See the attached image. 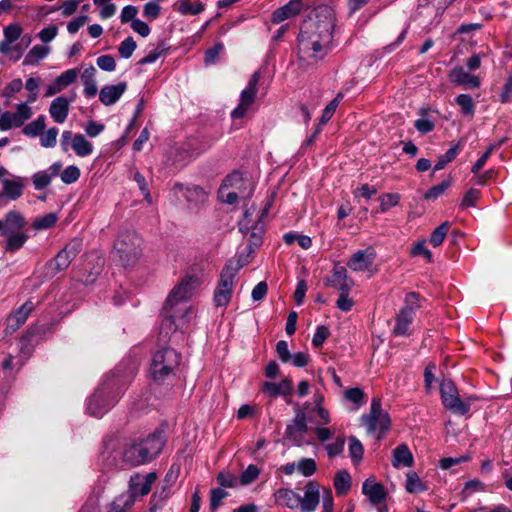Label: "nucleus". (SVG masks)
I'll use <instances>...</instances> for the list:
<instances>
[{
  "instance_id": "f257e3e1",
  "label": "nucleus",
  "mask_w": 512,
  "mask_h": 512,
  "mask_svg": "<svg viewBox=\"0 0 512 512\" xmlns=\"http://www.w3.org/2000/svg\"><path fill=\"white\" fill-rule=\"evenodd\" d=\"M334 26L335 18L327 7L304 21L298 37L300 57L311 62L323 59L331 48Z\"/></svg>"
},
{
  "instance_id": "f03ea898",
  "label": "nucleus",
  "mask_w": 512,
  "mask_h": 512,
  "mask_svg": "<svg viewBox=\"0 0 512 512\" xmlns=\"http://www.w3.org/2000/svg\"><path fill=\"white\" fill-rule=\"evenodd\" d=\"M163 446L164 439L160 432L134 439L125 446L122 461L130 466L148 463L161 452Z\"/></svg>"
},
{
  "instance_id": "7ed1b4c3",
  "label": "nucleus",
  "mask_w": 512,
  "mask_h": 512,
  "mask_svg": "<svg viewBox=\"0 0 512 512\" xmlns=\"http://www.w3.org/2000/svg\"><path fill=\"white\" fill-rule=\"evenodd\" d=\"M303 493L301 495L300 492L281 488L274 493V497L277 504L289 509L299 508L301 512H314L320 502L319 488L310 482L304 487Z\"/></svg>"
},
{
  "instance_id": "20e7f679",
  "label": "nucleus",
  "mask_w": 512,
  "mask_h": 512,
  "mask_svg": "<svg viewBox=\"0 0 512 512\" xmlns=\"http://www.w3.org/2000/svg\"><path fill=\"white\" fill-rule=\"evenodd\" d=\"M198 286V278L185 276L169 293L165 304L168 309H177L181 312V323L189 324L192 317V306L188 300L194 295Z\"/></svg>"
},
{
  "instance_id": "39448f33",
  "label": "nucleus",
  "mask_w": 512,
  "mask_h": 512,
  "mask_svg": "<svg viewBox=\"0 0 512 512\" xmlns=\"http://www.w3.org/2000/svg\"><path fill=\"white\" fill-rule=\"evenodd\" d=\"M181 362V355L173 348H163L153 354L149 373L158 383L164 382L175 375Z\"/></svg>"
},
{
  "instance_id": "423d86ee",
  "label": "nucleus",
  "mask_w": 512,
  "mask_h": 512,
  "mask_svg": "<svg viewBox=\"0 0 512 512\" xmlns=\"http://www.w3.org/2000/svg\"><path fill=\"white\" fill-rule=\"evenodd\" d=\"M361 423L366 428L369 435L382 439L390 428V417L386 411L382 409L379 398H373L370 411L362 415Z\"/></svg>"
},
{
  "instance_id": "0eeeda50",
  "label": "nucleus",
  "mask_w": 512,
  "mask_h": 512,
  "mask_svg": "<svg viewBox=\"0 0 512 512\" xmlns=\"http://www.w3.org/2000/svg\"><path fill=\"white\" fill-rule=\"evenodd\" d=\"M142 244V238L135 231H126L119 235L114 248L123 265H132L139 259Z\"/></svg>"
},
{
  "instance_id": "6e6552de",
  "label": "nucleus",
  "mask_w": 512,
  "mask_h": 512,
  "mask_svg": "<svg viewBox=\"0 0 512 512\" xmlns=\"http://www.w3.org/2000/svg\"><path fill=\"white\" fill-rule=\"evenodd\" d=\"M242 267L239 261L229 260L220 273V279L214 291L213 301L217 307L226 306L232 296L234 279Z\"/></svg>"
},
{
  "instance_id": "1a4fd4ad",
  "label": "nucleus",
  "mask_w": 512,
  "mask_h": 512,
  "mask_svg": "<svg viewBox=\"0 0 512 512\" xmlns=\"http://www.w3.org/2000/svg\"><path fill=\"white\" fill-rule=\"evenodd\" d=\"M251 184L244 181L241 174L234 172L226 177L219 189L221 199L228 204H234L238 197H248L251 194Z\"/></svg>"
},
{
  "instance_id": "9d476101",
  "label": "nucleus",
  "mask_w": 512,
  "mask_h": 512,
  "mask_svg": "<svg viewBox=\"0 0 512 512\" xmlns=\"http://www.w3.org/2000/svg\"><path fill=\"white\" fill-rule=\"evenodd\" d=\"M440 393L444 407L458 415L467 414L470 410L471 403L476 400V398L472 396L461 400L456 386L450 380L441 382Z\"/></svg>"
},
{
  "instance_id": "9b49d317",
  "label": "nucleus",
  "mask_w": 512,
  "mask_h": 512,
  "mask_svg": "<svg viewBox=\"0 0 512 512\" xmlns=\"http://www.w3.org/2000/svg\"><path fill=\"white\" fill-rule=\"evenodd\" d=\"M259 80V72H254L250 77L245 89H243L240 93L238 105L231 111V117L233 119L243 118L248 113L256 99Z\"/></svg>"
},
{
  "instance_id": "f8f14e48",
  "label": "nucleus",
  "mask_w": 512,
  "mask_h": 512,
  "mask_svg": "<svg viewBox=\"0 0 512 512\" xmlns=\"http://www.w3.org/2000/svg\"><path fill=\"white\" fill-rule=\"evenodd\" d=\"M60 145L63 151L67 152L69 146L79 157H86L93 153V144L82 134H73L70 130L62 132Z\"/></svg>"
},
{
  "instance_id": "ddd939ff",
  "label": "nucleus",
  "mask_w": 512,
  "mask_h": 512,
  "mask_svg": "<svg viewBox=\"0 0 512 512\" xmlns=\"http://www.w3.org/2000/svg\"><path fill=\"white\" fill-rule=\"evenodd\" d=\"M116 397L110 395L106 387L101 386L90 397L87 404V411L94 417H102L115 403Z\"/></svg>"
},
{
  "instance_id": "4468645a",
  "label": "nucleus",
  "mask_w": 512,
  "mask_h": 512,
  "mask_svg": "<svg viewBox=\"0 0 512 512\" xmlns=\"http://www.w3.org/2000/svg\"><path fill=\"white\" fill-rule=\"evenodd\" d=\"M32 115L31 108L27 103H20L15 112H4L0 116V130L7 131L13 127L22 126Z\"/></svg>"
},
{
  "instance_id": "2eb2a0df",
  "label": "nucleus",
  "mask_w": 512,
  "mask_h": 512,
  "mask_svg": "<svg viewBox=\"0 0 512 512\" xmlns=\"http://www.w3.org/2000/svg\"><path fill=\"white\" fill-rule=\"evenodd\" d=\"M82 242L79 239L70 241L56 256L50 261V266L54 272H60L68 268L71 261L81 251Z\"/></svg>"
},
{
  "instance_id": "dca6fc26",
  "label": "nucleus",
  "mask_w": 512,
  "mask_h": 512,
  "mask_svg": "<svg viewBox=\"0 0 512 512\" xmlns=\"http://www.w3.org/2000/svg\"><path fill=\"white\" fill-rule=\"evenodd\" d=\"M22 34V28L18 24H10L4 29V40L0 43V52L3 54H10L12 50L18 52L16 59L20 57L23 50L29 45L30 38L28 37L25 45L22 47L19 44L14 47L12 44L17 41Z\"/></svg>"
},
{
  "instance_id": "f3484780",
  "label": "nucleus",
  "mask_w": 512,
  "mask_h": 512,
  "mask_svg": "<svg viewBox=\"0 0 512 512\" xmlns=\"http://www.w3.org/2000/svg\"><path fill=\"white\" fill-rule=\"evenodd\" d=\"M362 492L372 505L379 506L378 512H387V507L384 505L387 491L380 482H363Z\"/></svg>"
},
{
  "instance_id": "a211bd4d",
  "label": "nucleus",
  "mask_w": 512,
  "mask_h": 512,
  "mask_svg": "<svg viewBox=\"0 0 512 512\" xmlns=\"http://www.w3.org/2000/svg\"><path fill=\"white\" fill-rule=\"evenodd\" d=\"M307 430L306 416L302 411H299L296 413L292 422L287 426L285 435L286 438L295 445H301L304 443Z\"/></svg>"
},
{
  "instance_id": "6ab92c4d",
  "label": "nucleus",
  "mask_w": 512,
  "mask_h": 512,
  "mask_svg": "<svg viewBox=\"0 0 512 512\" xmlns=\"http://www.w3.org/2000/svg\"><path fill=\"white\" fill-rule=\"evenodd\" d=\"M24 179L20 176H11L10 178L2 179V192L0 194V201L7 199L15 201L23 195Z\"/></svg>"
},
{
  "instance_id": "aec40b11",
  "label": "nucleus",
  "mask_w": 512,
  "mask_h": 512,
  "mask_svg": "<svg viewBox=\"0 0 512 512\" xmlns=\"http://www.w3.org/2000/svg\"><path fill=\"white\" fill-rule=\"evenodd\" d=\"M79 71L76 68L68 69L61 73L56 79L47 86L44 96L52 97L74 83L78 77Z\"/></svg>"
},
{
  "instance_id": "412c9836",
  "label": "nucleus",
  "mask_w": 512,
  "mask_h": 512,
  "mask_svg": "<svg viewBox=\"0 0 512 512\" xmlns=\"http://www.w3.org/2000/svg\"><path fill=\"white\" fill-rule=\"evenodd\" d=\"M375 259V252L372 249L359 250L355 252L347 262V267L354 272L369 271Z\"/></svg>"
},
{
  "instance_id": "4be33fe9",
  "label": "nucleus",
  "mask_w": 512,
  "mask_h": 512,
  "mask_svg": "<svg viewBox=\"0 0 512 512\" xmlns=\"http://www.w3.org/2000/svg\"><path fill=\"white\" fill-rule=\"evenodd\" d=\"M163 320L160 325V334L168 335L178 329H184L188 324L181 323V312L177 309H168L165 304L163 307Z\"/></svg>"
},
{
  "instance_id": "5701e85b",
  "label": "nucleus",
  "mask_w": 512,
  "mask_h": 512,
  "mask_svg": "<svg viewBox=\"0 0 512 512\" xmlns=\"http://www.w3.org/2000/svg\"><path fill=\"white\" fill-rule=\"evenodd\" d=\"M449 79L453 84L466 89H476L480 86V78L464 70L462 66H456L449 72Z\"/></svg>"
},
{
  "instance_id": "b1692460",
  "label": "nucleus",
  "mask_w": 512,
  "mask_h": 512,
  "mask_svg": "<svg viewBox=\"0 0 512 512\" xmlns=\"http://www.w3.org/2000/svg\"><path fill=\"white\" fill-rule=\"evenodd\" d=\"M127 90V83L120 82L116 85H106L99 92V100L105 106L115 104Z\"/></svg>"
},
{
  "instance_id": "393cba45",
  "label": "nucleus",
  "mask_w": 512,
  "mask_h": 512,
  "mask_svg": "<svg viewBox=\"0 0 512 512\" xmlns=\"http://www.w3.org/2000/svg\"><path fill=\"white\" fill-rule=\"evenodd\" d=\"M303 9L302 0H290L284 6L276 9L272 14V22L279 24L287 19L295 17Z\"/></svg>"
},
{
  "instance_id": "a878e982",
  "label": "nucleus",
  "mask_w": 512,
  "mask_h": 512,
  "mask_svg": "<svg viewBox=\"0 0 512 512\" xmlns=\"http://www.w3.org/2000/svg\"><path fill=\"white\" fill-rule=\"evenodd\" d=\"M71 101H73V99L68 100L64 96H59L51 102L49 113L54 122L58 124L65 122L69 113Z\"/></svg>"
},
{
  "instance_id": "bb28decb",
  "label": "nucleus",
  "mask_w": 512,
  "mask_h": 512,
  "mask_svg": "<svg viewBox=\"0 0 512 512\" xmlns=\"http://www.w3.org/2000/svg\"><path fill=\"white\" fill-rule=\"evenodd\" d=\"M137 486L138 485H130L128 491L116 497L110 504L109 512H125L131 508L136 499Z\"/></svg>"
},
{
  "instance_id": "cd10ccee",
  "label": "nucleus",
  "mask_w": 512,
  "mask_h": 512,
  "mask_svg": "<svg viewBox=\"0 0 512 512\" xmlns=\"http://www.w3.org/2000/svg\"><path fill=\"white\" fill-rule=\"evenodd\" d=\"M293 391V382L290 378H285L279 383L264 382L262 392L272 397L288 396Z\"/></svg>"
},
{
  "instance_id": "c85d7f7f",
  "label": "nucleus",
  "mask_w": 512,
  "mask_h": 512,
  "mask_svg": "<svg viewBox=\"0 0 512 512\" xmlns=\"http://www.w3.org/2000/svg\"><path fill=\"white\" fill-rule=\"evenodd\" d=\"M413 455L406 444L398 445L392 452V464L395 468L410 467Z\"/></svg>"
},
{
  "instance_id": "c756f323",
  "label": "nucleus",
  "mask_w": 512,
  "mask_h": 512,
  "mask_svg": "<svg viewBox=\"0 0 512 512\" xmlns=\"http://www.w3.org/2000/svg\"><path fill=\"white\" fill-rule=\"evenodd\" d=\"M5 229L8 233L21 232L26 225V220L22 213L17 210H10L5 214L4 220Z\"/></svg>"
},
{
  "instance_id": "7c9ffc66",
  "label": "nucleus",
  "mask_w": 512,
  "mask_h": 512,
  "mask_svg": "<svg viewBox=\"0 0 512 512\" xmlns=\"http://www.w3.org/2000/svg\"><path fill=\"white\" fill-rule=\"evenodd\" d=\"M413 318L414 314H412L410 308H402L396 316V324L393 329L394 334L398 336L408 335V329Z\"/></svg>"
},
{
  "instance_id": "2f4dec72",
  "label": "nucleus",
  "mask_w": 512,
  "mask_h": 512,
  "mask_svg": "<svg viewBox=\"0 0 512 512\" xmlns=\"http://www.w3.org/2000/svg\"><path fill=\"white\" fill-rule=\"evenodd\" d=\"M331 284L340 291H350L353 281L348 278L345 267L336 265L333 270Z\"/></svg>"
},
{
  "instance_id": "473e14b6",
  "label": "nucleus",
  "mask_w": 512,
  "mask_h": 512,
  "mask_svg": "<svg viewBox=\"0 0 512 512\" xmlns=\"http://www.w3.org/2000/svg\"><path fill=\"white\" fill-rule=\"evenodd\" d=\"M29 236L24 232L8 233L6 235L5 251L15 253L20 250L27 242Z\"/></svg>"
},
{
  "instance_id": "72a5a7b5",
  "label": "nucleus",
  "mask_w": 512,
  "mask_h": 512,
  "mask_svg": "<svg viewBox=\"0 0 512 512\" xmlns=\"http://www.w3.org/2000/svg\"><path fill=\"white\" fill-rule=\"evenodd\" d=\"M33 309L34 304L31 301H27L10 316L9 320L15 322V325H11L13 330L18 329L26 322L28 315L33 311Z\"/></svg>"
},
{
  "instance_id": "f704fd0d",
  "label": "nucleus",
  "mask_w": 512,
  "mask_h": 512,
  "mask_svg": "<svg viewBox=\"0 0 512 512\" xmlns=\"http://www.w3.org/2000/svg\"><path fill=\"white\" fill-rule=\"evenodd\" d=\"M58 221V215L54 212L39 216L32 222V228L36 231L46 230L55 226Z\"/></svg>"
},
{
  "instance_id": "c9c22d12",
  "label": "nucleus",
  "mask_w": 512,
  "mask_h": 512,
  "mask_svg": "<svg viewBox=\"0 0 512 512\" xmlns=\"http://www.w3.org/2000/svg\"><path fill=\"white\" fill-rule=\"evenodd\" d=\"M49 53V48L42 45H35L29 53L26 55L24 59V64L26 65H35L40 60L45 58Z\"/></svg>"
},
{
  "instance_id": "e433bc0d",
  "label": "nucleus",
  "mask_w": 512,
  "mask_h": 512,
  "mask_svg": "<svg viewBox=\"0 0 512 512\" xmlns=\"http://www.w3.org/2000/svg\"><path fill=\"white\" fill-rule=\"evenodd\" d=\"M177 10L182 15H198L204 10V5L199 1L191 3L188 0H180Z\"/></svg>"
},
{
  "instance_id": "4c0bfd02",
  "label": "nucleus",
  "mask_w": 512,
  "mask_h": 512,
  "mask_svg": "<svg viewBox=\"0 0 512 512\" xmlns=\"http://www.w3.org/2000/svg\"><path fill=\"white\" fill-rule=\"evenodd\" d=\"M455 103L460 107L462 114L473 116L475 111V103L468 94H460L455 98Z\"/></svg>"
},
{
  "instance_id": "58836bf2",
  "label": "nucleus",
  "mask_w": 512,
  "mask_h": 512,
  "mask_svg": "<svg viewBox=\"0 0 512 512\" xmlns=\"http://www.w3.org/2000/svg\"><path fill=\"white\" fill-rule=\"evenodd\" d=\"M185 197L188 202L198 205L206 201L207 194L201 187L194 186L186 188Z\"/></svg>"
},
{
  "instance_id": "ea45409f",
  "label": "nucleus",
  "mask_w": 512,
  "mask_h": 512,
  "mask_svg": "<svg viewBox=\"0 0 512 512\" xmlns=\"http://www.w3.org/2000/svg\"><path fill=\"white\" fill-rule=\"evenodd\" d=\"M45 117L43 115L37 117L34 121L26 125L23 129V133L29 137H36L41 135L45 129Z\"/></svg>"
},
{
  "instance_id": "a19ab883",
  "label": "nucleus",
  "mask_w": 512,
  "mask_h": 512,
  "mask_svg": "<svg viewBox=\"0 0 512 512\" xmlns=\"http://www.w3.org/2000/svg\"><path fill=\"white\" fill-rule=\"evenodd\" d=\"M450 223L445 221L442 224H440L436 229L433 230L430 236V243L434 247H438L441 245L449 231Z\"/></svg>"
},
{
  "instance_id": "79ce46f5",
  "label": "nucleus",
  "mask_w": 512,
  "mask_h": 512,
  "mask_svg": "<svg viewBox=\"0 0 512 512\" xmlns=\"http://www.w3.org/2000/svg\"><path fill=\"white\" fill-rule=\"evenodd\" d=\"M401 199L398 193H384L379 196L380 211L382 213L387 212L390 208L399 204Z\"/></svg>"
},
{
  "instance_id": "37998d69",
  "label": "nucleus",
  "mask_w": 512,
  "mask_h": 512,
  "mask_svg": "<svg viewBox=\"0 0 512 512\" xmlns=\"http://www.w3.org/2000/svg\"><path fill=\"white\" fill-rule=\"evenodd\" d=\"M460 150L459 144L451 147L444 155H440L434 166V170H442L448 163L452 162L458 155Z\"/></svg>"
},
{
  "instance_id": "c03bdc74",
  "label": "nucleus",
  "mask_w": 512,
  "mask_h": 512,
  "mask_svg": "<svg viewBox=\"0 0 512 512\" xmlns=\"http://www.w3.org/2000/svg\"><path fill=\"white\" fill-rule=\"evenodd\" d=\"M348 441L349 455L353 462L358 463L359 461H361L364 454L363 445L355 436H350Z\"/></svg>"
},
{
  "instance_id": "a18cd8bd",
  "label": "nucleus",
  "mask_w": 512,
  "mask_h": 512,
  "mask_svg": "<svg viewBox=\"0 0 512 512\" xmlns=\"http://www.w3.org/2000/svg\"><path fill=\"white\" fill-rule=\"evenodd\" d=\"M342 99L343 95L338 93L336 97L326 105L320 119L321 124H325L332 118Z\"/></svg>"
},
{
  "instance_id": "49530a36",
  "label": "nucleus",
  "mask_w": 512,
  "mask_h": 512,
  "mask_svg": "<svg viewBox=\"0 0 512 512\" xmlns=\"http://www.w3.org/2000/svg\"><path fill=\"white\" fill-rule=\"evenodd\" d=\"M136 47L137 44L133 37H127L120 43L118 47V53L122 58L128 59L132 56Z\"/></svg>"
},
{
  "instance_id": "de8ad7c7",
  "label": "nucleus",
  "mask_w": 512,
  "mask_h": 512,
  "mask_svg": "<svg viewBox=\"0 0 512 512\" xmlns=\"http://www.w3.org/2000/svg\"><path fill=\"white\" fill-rule=\"evenodd\" d=\"M80 177V169L75 165L66 167L60 174V178L65 184H72Z\"/></svg>"
},
{
  "instance_id": "09e8293b",
  "label": "nucleus",
  "mask_w": 512,
  "mask_h": 512,
  "mask_svg": "<svg viewBox=\"0 0 512 512\" xmlns=\"http://www.w3.org/2000/svg\"><path fill=\"white\" fill-rule=\"evenodd\" d=\"M32 180H33V185H34L35 189L42 190V189L46 188L51 183L52 177L48 171L44 170V171H39V172L35 173L33 175Z\"/></svg>"
},
{
  "instance_id": "8fccbe9b",
  "label": "nucleus",
  "mask_w": 512,
  "mask_h": 512,
  "mask_svg": "<svg viewBox=\"0 0 512 512\" xmlns=\"http://www.w3.org/2000/svg\"><path fill=\"white\" fill-rule=\"evenodd\" d=\"M58 129L56 127L49 128L40 135V143L42 147L52 148L56 145Z\"/></svg>"
},
{
  "instance_id": "3c124183",
  "label": "nucleus",
  "mask_w": 512,
  "mask_h": 512,
  "mask_svg": "<svg viewBox=\"0 0 512 512\" xmlns=\"http://www.w3.org/2000/svg\"><path fill=\"white\" fill-rule=\"evenodd\" d=\"M480 191L477 190V189H474V188H471L469 189L463 196L462 200H461V203H460V207L462 209H466V208H469V207H473L476 205V202L479 200L480 198Z\"/></svg>"
},
{
  "instance_id": "603ef678",
  "label": "nucleus",
  "mask_w": 512,
  "mask_h": 512,
  "mask_svg": "<svg viewBox=\"0 0 512 512\" xmlns=\"http://www.w3.org/2000/svg\"><path fill=\"white\" fill-rule=\"evenodd\" d=\"M297 470L304 477L313 475L316 471V463L313 459H302L297 463Z\"/></svg>"
},
{
  "instance_id": "864d4df0",
  "label": "nucleus",
  "mask_w": 512,
  "mask_h": 512,
  "mask_svg": "<svg viewBox=\"0 0 512 512\" xmlns=\"http://www.w3.org/2000/svg\"><path fill=\"white\" fill-rule=\"evenodd\" d=\"M451 185L450 180H445L441 182L440 184L431 187L424 195V199L430 200V199H437L439 196H441Z\"/></svg>"
},
{
  "instance_id": "5fc2aeb1",
  "label": "nucleus",
  "mask_w": 512,
  "mask_h": 512,
  "mask_svg": "<svg viewBox=\"0 0 512 512\" xmlns=\"http://www.w3.org/2000/svg\"><path fill=\"white\" fill-rule=\"evenodd\" d=\"M500 146V144H492L490 145L485 153L475 162V164L472 166L471 172L473 174H477L485 165L488 158L491 156L492 152L497 149Z\"/></svg>"
},
{
  "instance_id": "6e6d98bb",
  "label": "nucleus",
  "mask_w": 512,
  "mask_h": 512,
  "mask_svg": "<svg viewBox=\"0 0 512 512\" xmlns=\"http://www.w3.org/2000/svg\"><path fill=\"white\" fill-rule=\"evenodd\" d=\"M138 14V9L136 6H133V5H127V6H124L121 10V14H120V20H121V23L123 24H126L128 22H133L134 20H136V16Z\"/></svg>"
},
{
  "instance_id": "4d7b16f0",
  "label": "nucleus",
  "mask_w": 512,
  "mask_h": 512,
  "mask_svg": "<svg viewBox=\"0 0 512 512\" xmlns=\"http://www.w3.org/2000/svg\"><path fill=\"white\" fill-rule=\"evenodd\" d=\"M97 66L104 71L112 72L116 69L115 59L111 55H102L96 60Z\"/></svg>"
},
{
  "instance_id": "13d9d810",
  "label": "nucleus",
  "mask_w": 512,
  "mask_h": 512,
  "mask_svg": "<svg viewBox=\"0 0 512 512\" xmlns=\"http://www.w3.org/2000/svg\"><path fill=\"white\" fill-rule=\"evenodd\" d=\"M40 84L39 78H33L30 77L26 80L25 88L31 92V94L28 96V103H34L37 100V93L36 90L38 89Z\"/></svg>"
},
{
  "instance_id": "bf43d9fd",
  "label": "nucleus",
  "mask_w": 512,
  "mask_h": 512,
  "mask_svg": "<svg viewBox=\"0 0 512 512\" xmlns=\"http://www.w3.org/2000/svg\"><path fill=\"white\" fill-rule=\"evenodd\" d=\"M160 10L161 8L159 4L155 2H148L143 7V15L148 20L153 21L159 16Z\"/></svg>"
},
{
  "instance_id": "052dcab7",
  "label": "nucleus",
  "mask_w": 512,
  "mask_h": 512,
  "mask_svg": "<svg viewBox=\"0 0 512 512\" xmlns=\"http://www.w3.org/2000/svg\"><path fill=\"white\" fill-rule=\"evenodd\" d=\"M344 445L345 439L343 437L336 438L334 442L326 445L328 455L330 457L339 455L343 451Z\"/></svg>"
},
{
  "instance_id": "680f3d73",
  "label": "nucleus",
  "mask_w": 512,
  "mask_h": 512,
  "mask_svg": "<svg viewBox=\"0 0 512 512\" xmlns=\"http://www.w3.org/2000/svg\"><path fill=\"white\" fill-rule=\"evenodd\" d=\"M330 332L325 326H318L316 332L313 335L312 343L315 347H320L328 338Z\"/></svg>"
},
{
  "instance_id": "e2e57ef3",
  "label": "nucleus",
  "mask_w": 512,
  "mask_h": 512,
  "mask_svg": "<svg viewBox=\"0 0 512 512\" xmlns=\"http://www.w3.org/2000/svg\"><path fill=\"white\" fill-rule=\"evenodd\" d=\"M227 492L222 488H216L211 491V500H210V506L212 510H216L219 505L221 504V501L227 497Z\"/></svg>"
},
{
  "instance_id": "0e129e2a",
  "label": "nucleus",
  "mask_w": 512,
  "mask_h": 512,
  "mask_svg": "<svg viewBox=\"0 0 512 512\" xmlns=\"http://www.w3.org/2000/svg\"><path fill=\"white\" fill-rule=\"evenodd\" d=\"M411 254L413 256L422 255L427 259L428 262L432 261V253L430 250L426 248L424 240L417 242L413 246V248L411 249Z\"/></svg>"
},
{
  "instance_id": "69168bd1",
  "label": "nucleus",
  "mask_w": 512,
  "mask_h": 512,
  "mask_svg": "<svg viewBox=\"0 0 512 512\" xmlns=\"http://www.w3.org/2000/svg\"><path fill=\"white\" fill-rule=\"evenodd\" d=\"M340 292H341L340 296L336 303L337 307L342 311L348 312L353 307L354 302L351 298L348 297L349 291H340Z\"/></svg>"
},
{
  "instance_id": "338daca9",
  "label": "nucleus",
  "mask_w": 512,
  "mask_h": 512,
  "mask_svg": "<svg viewBox=\"0 0 512 512\" xmlns=\"http://www.w3.org/2000/svg\"><path fill=\"white\" fill-rule=\"evenodd\" d=\"M83 0H66L63 2V4L60 6L61 13L63 16L68 17L74 14V12L77 10L79 4Z\"/></svg>"
},
{
  "instance_id": "774afa93",
  "label": "nucleus",
  "mask_w": 512,
  "mask_h": 512,
  "mask_svg": "<svg viewBox=\"0 0 512 512\" xmlns=\"http://www.w3.org/2000/svg\"><path fill=\"white\" fill-rule=\"evenodd\" d=\"M131 29L142 37H147L151 31L148 24L140 19H136L131 23Z\"/></svg>"
}]
</instances>
